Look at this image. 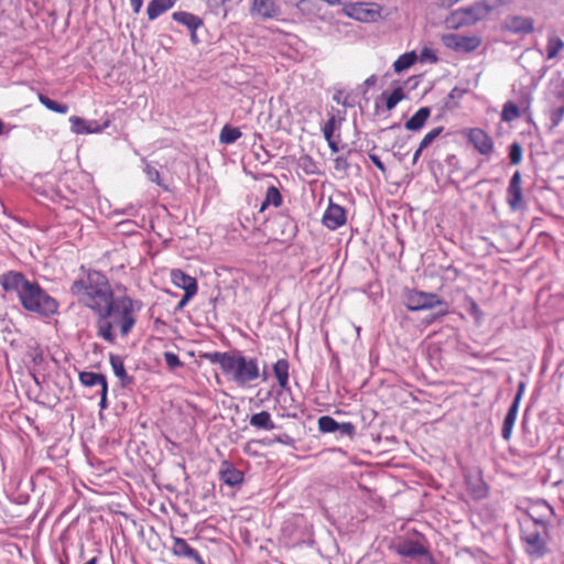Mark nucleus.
Instances as JSON below:
<instances>
[{"mask_svg":"<svg viewBox=\"0 0 564 564\" xmlns=\"http://www.w3.org/2000/svg\"><path fill=\"white\" fill-rule=\"evenodd\" d=\"M509 159L511 164H519L522 161V147L518 142H513L509 148Z\"/></svg>","mask_w":564,"mask_h":564,"instance_id":"58836bf2","label":"nucleus"},{"mask_svg":"<svg viewBox=\"0 0 564 564\" xmlns=\"http://www.w3.org/2000/svg\"><path fill=\"white\" fill-rule=\"evenodd\" d=\"M470 313L476 316L480 313L478 305L474 301L471 302Z\"/></svg>","mask_w":564,"mask_h":564,"instance_id":"052dcab7","label":"nucleus"},{"mask_svg":"<svg viewBox=\"0 0 564 564\" xmlns=\"http://www.w3.org/2000/svg\"><path fill=\"white\" fill-rule=\"evenodd\" d=\"M172 552L178 557L193 560L195 564H205L199 553L183 538H173Z\"/></svg>","mask_w":564,"mask_h":564,"instance_id":"dca6fc26","label":"nucleus"},{"mask_svg":"<svg viewBox=\"0 0 564 564\" xmlns=\"http://www.w3.org/2000/svg\"><path fill=\"white\" fill-rule=\"evenodd\" d=\"M171 280L176 288L184 290V292H197L198 290L196 279L180 269H173L171 271Z\"/></svg>","mask_w":564,"mask_h":564,"instance_id":"6ab92c4d","label":"nucleus"},{"mask_svg":"<svg viewBox=\"0 0 564 564\" xmlns=\"http://www.w3.org/2000/svg\"><path fill=\"white\" fill-rule=\"evenodd\" d=\"M404 301L409 311H426L441 306L442 310L437 313V316H445L448 312L447 303L436 293L409 290L405 292Z\"/></svg>","mask_w":564,"mask_h":564,"instance_id":"423d86ee","label":"nucleus"},{"mask_svg":"<svg viewBox=\"0 0 564 564\" xmlns=\"http://www.w3.org/2000/svg\"><path fill=\"white\" fill-rule=\"evenodd\" d=\"M519 406L511 404L503 420L501 436L505 441H509L512 434V429L517 420Z\"/></svg>","mask_w":564,"mask_h":564,"instance_id":"393cba45","label":"nucleus"},{"mask_svg":"<svg viewBox=\"0 0 564 564\" xmlns=\"http://www.w3.org/2000/svg\"><path fill=\"white\" fill-rule=\"evenodd\" d=\"M424 149H421V144L419 145V149L414 152V155H413V163H416L419 158L421 156L422 154V151Z\"/></svg>","mask_w":564,"mask_h":564,"instance_id":"680f3d73","label":"nucleus"},{"mask_svg":"<svg viewBox=\"0 0 564 564\" xmlns=\"http://www.w3.org/2000/svg\"><path fill=\"white\" fill-rule=\"evenodd\" d=\"M421 57H422V59H424V58H431L433 62H435V61H436V56H435V55H433V54H431V53H430V50H427V48H424V50L422 51V53H421Z\"/></svg>","mask_w":564,"mask_h":564,"instance_id":"864d4df0","label":"nucleus"},{"mask_svg":"<svg viewBox=\"0 0 564 564\" xmlns=\"http://www.w3.org/2000/svg\"><path fill=\"white\" fill-rule=\"evenodd\" d=\"M175 4V0H151L147 13L150 20H155L161 14L170 10Z\"/></svg>","mask_w":564,"mask_h":564,"instance_id":"b1692460","label":"nucleus"},{"mask_svg":"<svg viewBox=\"0 0 564 564\" xmlns=\"http://www.w3.org/2000/svg\"><path fill=\"white\" fill-rule=\"evenodd\" d=\"M337 431H339L341 434H346V435L351 436L355 433V426L351 423H349V422H347V423H339V427H338Z\"/></svg>","mask_w":564,"mask_h":564,"instance_id":"49530a36","label":"nucleus"},{"mask_svg":"<svg viewBox=\"0 0 564 564\" xmlns=\"http://www.w3.org/2000/svg\"><path fill=\"white\" fill-rule=\"evenodd\" d=\"M144 172L151 182L158 184L159 186H163L160 177V172L155 167L151 166L150 164H147Z\"/></svg>","mask_w":564,"mask_h":564,"instance_id":"37998d69","label":"nucleus"},{"mask_svg":"<svg viewBox=\"0 0 564 564\" xmlns=\"http://www.w3.org/2000/svg\"><path fill=\"white\" fill-rule=\"evenodd\" d=\"M204 358L210 364L219 365L224 375L240 387L260 377L258 360L256 358H247L240 351L206 352Z\"/></svg>","mask_w":564,"mask_h":564,"instance_id":"39448f33","label":"nucleus"},{"mask_svg":"<svg viewBox=\"0 0 564 564\" xmlns=\"http://www.w3.org/2000/svg\"><path fill=\"white\" fill-rule=\"evenodd\" d=\"M334 101H336L339 105H343L344 107H352L354 102L349 96V94H346L344 90H337L333 96Z\"/></svg>","mask_w":564,"mask_h":564,"instance_id":"79ce46f5","label":"nucleus"},{"mask_svg":"<svg viewBox=\"0 0 564 564\" xmlns=\"http://www.w3.org/2000/svg\"><path fill=\"white\" fill-rule=\"evenodd\" d=\"M85 564H97V557H93L90 558L87 563Z\"/></svg>","mask_w":564,"mask_h":564,"instance_id":"0e129e2a","label":"nucleus"},{"mask_svg":"<svg viewBox=\"0 0 564 564\" xmlns=\"http://www.w3.org/2000/svg\"><path fill=\"white\" fill-rule=\"evenodd\" d=\"M241 137V132L238 128L226 124L223 127L219 141L223 144H232Z\"/></svg>","mask_w":564,"mask_h":564,"instance_id":"2f4dec72","label":"nucleus"},{"mask_svg":"<svg viewBox=\"0 0 564 564\" xmlns=\"http://www.w3.org/2000/svg\"><path fill=\"white\" fill-rule=\"evenodd\" d=\"M275 441L279 442V443H283V444H289L290 443V437L288 435H279L275 437Z\"/></svg>","mask_w":564,"mask_h":564,"instance_id":"bf43d9fd","label":"nucleus"},{"mask_svg":"<svg viewBox=\"0 0 564 564\" xmlns=\"http://www.w3.org/2000/svg\"><path fill=\"white\" fill-rule=\"evenodd\" d=\"M1 286L6 292H15L24 310L44 316L57 312L58 304L36 282H32L24 274L9 271L0 278Z\"/></svg>","mask_w":564,"mask_h":564,"instance_id":"7ed1b4c3","label":"nucleus"},{"mask_svg":"<svg viewBox=\"0 0 564 564\" xmlns=\"http://www.w3.org/2000/svg\"><path fill=\"white\" fill-rule=\"evenodd\" d=\"M564 50L563 40L557 36L555 33H550L547 35L546 43V59H554L558 56V54Z\"/></svg>","mask_w":564,"mask_h":564,"instance_id":"a878e982","label":"nucleus"},{"mask_svg":"<svg viewBox=\"0 0 564 564\" xmlns=\"http://www.w3.org/2000/svg\"><path fill=\"white\" fill-rule=\"evenodd\" d=\"M465 481L467 490L474 499L479 500L487 497L488 486L479 473L466 475Z\"/></svg>","mask_w":564,"mask_h":564,"instance_id":"f3484780","label":"nucleus"},{"mask_svg":"<svg viewBox=\"0 0 564 564\" xmlns=\"http://www.w3.org/2000/svg\"><path fill=\"white\" fill-rule=\"evenodd\" d=\"M346 223L345 209L334 203H329L323 216V224L330 230L341 227Z\"/></svg>","mask_w":564,"mask_h":564,"instance_id":"2eb2a0df","label":"nucleus"},{"mask_svg":"<svg viewBox=\"0 0 564 564\" xmlns=\"http://www.w3.org/2000/svg\"><path fill=\"white\" fill-rule=\"evenodd\" d=\"M502 29L513 34H530L534 31V20L530 17L510 15L505 19Z\"/></svg>","mask_w":564,"mask_h":564,"instance_id":"1a4fd4ad","label":"nucleus"},{"mask_svg":"<svg viewBox=\"0 0 564 564\" xmlns=\"http://www.w3.org/2000/svg\"><path fill=\"white\" fill-rule=\"evenodd\" d=\"M520 117V110L518 106L512 101H507L501 111V120L505 122H511Z\"/></svg>","mask_w":564,"mask_h":564,"instance_id":"f704fd0d","label":"nucleus"},{"mask_svg":"<svg viewBox=\"0 0 564 564\" xmlns=\"http://www.w3.org/2000/svg\"><path fill=\"white\" fill-rule=\"evenodd\" d=\"M39 100L45 108H47L51 111H54L57 113H63V115L67 113V111H68V106L66 104H59V102L48 98L44 94H39Z\"/></svg>","mask_w":564,"mask_h":564,"instance_id":"72a5a7b5","label":"nucleus"},{"mask_svg":"<svg viewBox=\"0 0 564 564\" xmlns=\"http://www.w3.org/2000/svg\"><path fill=\"white\" fill-rule=\"evenodd\" d=\"M468 141L482 155L490 156L495 150L491 137L480 128L469 129L467 133Z\"/></svg>","mask_w":564,"mask_h":564,"instance_id":"6e6552de","label":"nucleus"},{"mask_svg":"<svg viewBox=\"0 0 564 564\" xmlns=\"http://www.w3.org/2000/svg\"><path fill=\"white\" fill-rule=\"evenodd\" d=\"M250 425L257 430L272 431L276 427L271 414L268 411H261L251 415Z\"/></svg>","mask_w":564,"mask_h":564,"instance_id":"5701e85b","label":"nucleus"},{"mask_svg":"<svg viewBox=\"0 0 564 564\" xmlns=\"http://www.w3.org/2000/svg\"><path fill=\"white\" fill-rule=\"evenodd\" d=\"M345 13L360 22H373L380 17L378 6L373 3L357 2L345 8Z\"/></svg>","mask_w":564,"mask_h":564,"instance_id":"0eeeda50","label":"nucleus"},{"mask_svg":"<svg viewBox=\"0 0 564 564\" xmlns=\"http://www.w3.org/2000/svg\"><path fill=\"white\" fill-rule=\"evenodd\" d=\"M131 7L135 13H138L142 8V0H130Z\"/></svg>","mask_w":564,"mask_h":564,"instance_id":"603ef678","label":"nucleus"},{"mask_svg":"<svg viewBox=\"0 0 564 564\" xmlns=\"http://www.w3.org/2000/svg\"><path fill=\"white\" fill-rule=\"evenodd\" d=\"M443 130H444L443 127H436V128L432 129L430 132H427L420 143L421 149H426L427 147H430L432 144V142L437 137H440V134L443 132Z\"/></svg>","mask_w":564,"mask_h":564,"instance_id":"ea45409f","label":"nucleus"},{"mask_svg":"<svg viewBox=\"0 0 564 564\" xmlns=\"http://www.w3.org/2000/svg\"><path fill=\"white\" fill-rule=\"evenodd\" d=\"M369 159L372 161V163L382 172H386V166L382 163V161L379 159L376 154H369Z\"/></svg>","mask_w":564,"mask_h":564,"instance_id":"09e8293b","label":"nucleus"},{"mask_svg":"<svg viewBox=\"0 0 564 564\" xmlns=\"http://www.w3.org/2000/svg\"><path fill=\"white\" fill-rule=\"evenodd\" d=\"M444 43L447 47L459 52H471L476 50L480 41L476 36H463L459 34H448L444 36Z\"/></svg>","mask_w":564,"mask_h":564,"instance_id":"ddd939ff","label":"nucleus"},{"mask_svg":"<svg viewBox=\"0 0 564 564\" xmlns=\"http://www.w3.org/2000/svg\"><path fill=\"white\" fill-rule=\"evenodd\" d=\"M295 6L297 10L304 15H311L315 13V3L313 0H299Z\"/></svg>","mask_w":564,"mask_h":564,"instance_id":"a19ab883","label":"nucleus"},{"mask_svg":"<svg viewBox=\"0 0 564 564\" xmlns=\"http://www.w3.org/2000/svg\"><path fill=\"white\" fill-rule=\"evenodd\" d=\"M109 361L115 376L120 380L122 387H127L133 382V378L126 371L124 362L121 356L111 354Z\"/></svg>","mask_w":564,"mask_h":564,"instance_id":"aec40b11","label":"nucleus"},{"mask_svg":"<svg viewBox=\"0 0 564 564\" xmlns=\"http://www.w3.org/2000/svg\"><path fill=\"white\" fill-rule=\"evenodd\" d=\"M282 204V195L275 186H270L267 189L265 198L260 206V210L263 212L269 206L279 207Z\"/></svg>","mask_w":564,"mask_h":564,"instance_id":"c756f323","label":"nucleus"},{"mask_svg":"<svg viewBox=\"0 0 564 564\" xmlns=\"http://www.w3.org/2000/svg\"><path fill=\"white\" fill-rule=\"evenodd\" d=\"M10 128H8L3 120L0 118V135L8 134Z\"/></svg>","mask_w":564,"mask_h":564,"instance_id":"13d9d810","label":"nucleus"},{"mask_svg":"<svg viewBox=\"0 0 564 564\" xmlns=\"http://www.w3.org/2000/svg\"><path fill=\"white\" fill-rule=\"evenodd\" d=\"M79 380L82 382V384L86 386V387H95V386H99L100 387V390L108 386L107 384V379L104 375L101 373H96V372H90V371H83L79 373Z\"/></svg>","mask_w":564,"mask_h":564,"instance_id":"cd10ccee","label":"nucleus"},{"mask_svg":"<svg viewBox=\"0 0 564 564\" xmlns=\"http://www.w3.org/2000/svg\"><path fill=\"white\" fill-rule=\"evenodd\" d=\"M343 118H340L339 120L336 119V117L334 115H332L328 120L326 121V123L324 124L322 131H323V134H324V138L326 140H329L330 137H334V132L335 130L339 127L340 122H341Z\"/></svg>","mask_w":564,"mask_h":564,"instance_id":"e433bc0d","label":"nucleus"},{"mask_svg":"<svg viewBox=\"0 0 564 564\" xmlns=\"http://www.w3.org/2000/svg\"><path fill=\"white\" fill-rule=\"evenodd\" d=\"M339 423L333 417L324 415L318 419V429L324 433L337 432Z\"/></svg>","mask_w":564,"mask_h":564,"instance_id":"c9c22d12","label":"nucleus"},{"mask_svg":"<svg viewBox=\"0 0 564 564\" xmlns=\"http://www.w3.org/2000/svg\"><path fill=\"white\" fill-rule=\"evenodd\" d=\"M251 14L262 19H279L281 8L275 0H253Z\"/></svg>","mask_w":564,"mask_h":564,"instance_id":"4468645a","label":"nucleus"},{"mask_svg":"<svg viewBox=\"0 0 564 564\" xmlns=\"http://www.w3.org/2000/svg\"><path fill=\"white\" fill-rule=\"evenodd\" d=\"M431 115L429 107L420 108L404 124L406 130L419 131L421 130Z\"/></svg>","mask_w":564,"mask_h":564,"instance_id":"412c9836","label":"nucleus"},{"mask_svg":"<svg viewBox=\"0 0 564 564\" xmlns=\"http://www.w3.org/2000/svg\"><path fill=\"white\" fill-rule=\"evenodd\" d=\"M107 393H108V386L104 387L100 390V408L106 409L107 408Z\"/></svg>","mask_w":564,"mask_h":564,"instance_id":"8fccbe9b","label":"nucleus"},{"mask_svg":"<svg viewBox=\"0 0 564 564\" xmlns=\"http://www.w3.org/2000/svg\"><path fill=\"white\" fill-rule=\"evenodd\" d=\"M191 41L193 44H197L199 42L196 31H191Z\"/></svg>","mask_w":564,"mask_h":564,"instance_id":"e2e57ef3","label":"nucleus"},{"mask_svg":"<svg viewBox=\"0 0 564 564\" xmlns=\"http://www.w3.org/2000/svg\"><path fill=\"white\" fill-rule=\"evenodd\" d=\"M507 203L512 210H520L524 206L521 188V174L519 171H516L510 178L507 188Z\"/></svg>","mask_w":564,"mask_h":564,"instance_id":"9d476101","label":"nucleus"},{"mask_svg":"<svg viewBox=\"0 0 564 564\" xmlns=\"http://www.w3.org/2000/svg\"><path fill=\"white\" fill-rule=\"evenodd\" d=\"M196 293L197 292H191V291L184 292V295L182 296V299L180 300V302L176 305V310L177 311L183 310L187 305L189 300L196 295Z\"/></svg>","mask_w":564,"mask_h":564,"instance_id":"a18cd8bd","label":"nucleus"},{"mask_svg":"<svg viewBox=\"0 0 564 564\" xmlns=\"http://www.w3.org/2000/svg\"><path fill=\"white\" fill-rule=\"evenodd\" d=\"M174 21L185 25L189 31H196L203 25V20L189 12L177 11L172 14Z\"/></svg>","mask_w":564,"mask_h":564,"instance_id":"4be33fe9","label":"nucleus"},{"mask_svg":"<svg viewBox=\"0 0 564 564\" xmlns=\"http://www.w3.org/2000/svg\"><path fill=\"white\" fill-rule=\"evenodd\" d=\"M459 0H438V4L442 8H451L455 3H457Z\"/></svg>","mask_w":564,"mask_h":564,"instance_id":"3c124183","label":"nucleus"},{"mask_svg":"<svg viewBox=\"0 0 564 564\" xmlns=\"http://www.w3.org/2000/svg\"><path fill=\"white\" fill-rule=\"evenodd\" d=\"M164 360H165L166 366L170 369H175V368L182 366V361L180 360L178 356L171 351H166L164 354Z\"/></svg>","mask_w":564,"mask_h":564,"instance_id":"c03bdc74","label":"nucleus"},{"mask_svg":"<svg viewBox=\"0 0 564 564\" xmlns=\"http://www.w3.org/2000/svg\"><path fill=\"white\" fill-rule=\"evenodd\" d=\"M417 59V55L414 51L406 52L398 57V59L393 63V69L395 73H402L403 70L410 68Z\"/></svg>","mask_w":564,"mask_h":564,"instance_id":"c85d7f7f","label":"nucleus"},{"mask_svg":"<svg viewBox=\"0 0 564 564\" xmlns=\"http://www.w3.org/2000/svg\"><path fill=\"white\" fill-rule=\"evenodd\" d=\"M69 122L70 130L75 134L99 133L109 126V121H106L104 124H99L96 120H86L77 116H72L69 118Z\"/></svg>","mask_w":564,"mask_h":564,"instance_id":"9b49d317","label":"nucleus"},{"mask_svg":"<svg viewBox=\"0 0 564 564\" xmlns=\"http://www.w3.org/2000/svg\"><path fill=\"white\" fill-rule=\"evenodd\" d=\"M377 83V76L376 75H371L369 76L366 80H365V86L367 87H371L373 86L375 84Z\"/></svg>","mask_w":564,"mask_h":564,"instance_id":"6e6d98bb","label":"nucleus"},{"mask_svg":"<svg viewBox=\"0 0 564 564\" xmlns=\"http://www.w3.org/2000/svg\"><path fill=\"white\" fill-rule=\"evenodd\" d=\"M485 14L482 6L477 4L464 10L455 11L452 13L451 19L447 20L453 26H457L459 23L473 24L479 21Z\"/></svg>","mask_w":564,"mask_h":564,"instance_id":"f8f14e48","label":"nucleus"},{"mask_svg":"<svg viewBox=\"0 0 564 564\" xmlns=\"http://www.w3.org/2000/svg\"><path fill=\"white\" fill-rule=\"evenodd\" d=\"M273 372L282 389H286L289 384V362L285 359H279L273 365Z\"/></svg>","mask_w":564,"mask_h":564,"instance_id":"bb28decb","label":"nucleus"},{"mask_svg":"<svg viewBox=\"0 0 564 564\" xmlns=\"http://www.w3.org/2000/svg\"><path fill=\"white\" fill-rule=\"evenodd\" d=\"M229 0H208V4L209 7L212 8H216V7H219L226 2H228Z\"/></svg>","mask_w":564,"mask_h":564,"instance_id":"4d7b16f0","label":"nucleus"},{"mask_svg":"<svg viewBox=\"0 0 564 564\" xmlns=\"http://www.w3.org/2000/svg\"><path fill=\"white\" fill-rule=\"evenodd\" d=\"M326 141H327V143H328V147L330 148V150H332L334 153L338 152V150H339V149H338V147H337L336 141L334 140V137H330V139H329V140H326Z\"/></svg>","mask_w":564,"mask_h":564,"instance_id":"5fc2aeb1","label":"nucleus"},{"mask_svg":"<svg viewBox=\"0 0 564 564\" xmlns=\"http://www.w3.org/2000/svg\"><path fill=\"white\" fill-rule=\"evenodd\" d=\"M556 96L562 101V104L560 106H554L550 110L549 117L553 127H557L564 118V91H558Z\"/></svg>","mask_w":564,"mask_h":564,"instance_id":"473e14b6","label":"nucleus"},{"mask_svg":"<svg viewBox=\"0 0 564 564\" xmlns=\"http://www.w3.org/2000/svg\"><path fill=\"white\" fill-rule=\"evenodd\" d=\"M397 553L405 557L422 556L427 553V549L420 542L414 540H404L397 547Z\"/></svg>","mask_w":564,"mask_h":564,"instance_id":"a211bd4d","label":"nucleus"},{"mask_svg":"<svg viewBox=\"0 0 564 564\" xmlns=\"http://www.w3.org/2000/svg\"><path fill=\"white\" fill-rule=\"evenodd\" d=\"M221 479L229 486H236L242 481L243 475L240 470L234 468L232 466H227L221 470Z\"/></svg>","mask_w":564,"mask_h":564,"instance_id":"7c9ffc66","label":"nucleus"},{"mask_svg":"<svg viewBox=\"0 0 564 564\" xmlns=\"http://www.w3.org/2000/svg\"><path fill=\"white\" fill-rule=\"evenodd\" d=\"M404 91L401 87H397L386 99V107L388 110H392L403 98Z\"/></svg>","mask_w":564,"mask_h":564,"instance_id":"4c0bfd02","label":"nucleus"},{"mask_svg":"<svg viewBox=\"0 0 564 564\" xmlns=\"http://www.w3.org/2000/svg\"><path fill=\"white\" fill-rule=\"evenodd\" d=\"M116 291L108 303L95 314L96 334L109 344L116 343V329L122 337L131 333L142 308L141 301L132 299L126 286L117 285Z\"/></svg>","mask_w":564,"mask_h":564,"instance_id":"f257e3e1","label":"nucleus"},{"mask_svg":"<svg viewBox=\"0 0 564 564\" xmlns=\"http://www.w3.org/2000/svg\"><path fill=\"white\" fill-rule=\"evenodd\" d=\"M117 291L106 274L97 270H84L70 285V293L77 302L96 314Z\"/></svg>","mask_w":564,"mask_h":564,"instance_id":"20e7f679","label":"nucleus"},{"mask_svg":"<svg viewBox=\"0 0 564 564\" xmlns=\"http://www.w3.org/2000/svg\"><path fill=\"white\" fill-rule=\"evenodd\" d=\"M524 389H525V383L523 381H520L519 384H518V391H517V394L512 401L511 404H516V405H520V401H521V398L524 393Z\"/></svg>","mask_w":564,"mask_h":564,"instance_id":"de8ad7c7","label":"nucleus"},{"mask_svg":"<svg viewBox=\"0 0 564 564\" xmlns=\"http://www.w3.org/2000/svg\"><path fill=\"white\" fill-rule=\"evenodd\" d=\"M552 516H554V509L546 501L541 500L520 521V540L529 557L540 560L551 552L549 521Z\"/></svg>","mask_w":564,"mask_h":564,"instance_id":"f03ea898","label":"nucleus"}]
</instances>
